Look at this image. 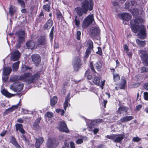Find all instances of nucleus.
<instances>
[{
  "mask_svg": "<svg viewBox=\"0 0 148 148\" xmlns=\"http://www.w3.org/2000/svg\"><path fill=\"white\" fill-rule=\"evenodd\" d=\"M39 77V75L38 73H36L33 75H32L30 73H25L19 77L16 75L11 77L10 80L13 82L20 80L27 82L28 84H31L35 82Z\"/></svg>",
  "mask_w": 148,
  "mask_h": 148,
  "instance_id": "2",
  "label": "nucleus"
},
{
  "mask_svg": "<svg viewBox=\"0 0 148 148\" xmlns=\"http://www.w3.org/2000/svg\"><path fill=\"white\" fill-rule=\"evenodd\" d=\"M16 130L17 131L18 130L22 134H25V132L23 129V126L22 124H16L15 125Z\"/></svg>",
  "mask_w": 148,
  "mask_h": 148,
  "instance_id": "27",
  "label": "nucleus"
},
{
  "mask_svg": "<svg viewBox=\"0 0 148 148\" xmlns=\"http://www.w3.org/2000/svg\"><path fill=\"white\" fill-rule=\"evenodd\" d=\"M56 142L54 138H50L47 140V145L49 147L51 148L56 146L55 143Z\"/></svg>",
  "mask_w": 148,
  "mask_h": 148,
  "instance_id": "19",
  "label": "nucleus"
},
{
  "mask_svg": "<svg viewBox=\"0 0 148 148\" xmlns=\"http://www.w3.org/2000/svg\"><path fill=\"white\" fill-rule=\"evenodd\" d=\"M7 76H4V77H3L2 79L3 81L6 82V81L8 79V77H6Z\"/></svg>",
  "mask_w": 148,
  "mask_h": 148,
  "instance_id": "63",
  "label": "nucleus"
},
{
  "mask_svg": "<svg viewBox=\"0 0 148 148\" xmlns=\"http://www.w3.org/2000/svg\"><path fill=\"white\" fill-rule=\"evenodd\" d=\"M140 53L142 55L141 56V59L143 61L144 64L147 66L148 65V56L147 52L145 51H141Z\"/></svg>",
  "mask_w": 148,
  "mask_h": 148,
  "instance_id": "9",
  "label": "nucleus"
},
{
  "mask_svg": "<svg viewBox=\"0 0 148 148\" xmlns=\"http://www.w3.org/2000/svg\"><path fill=\"white\" fill-rule=\"evenodd\" d=\"M20 56V53L17 50H15L12 52L11 54V60L15 61L18 59Z\"/></svg>",
  "mask_w": 148,
  "mask_h": 148,
  "instance_id": "13",
  "label": "nucleus"
},
{
  "mask_svg": "<svg viewBox=\"0 0 148 148\" xmlns=\"http://www.w3.org/2000/svg\"><path fill=\"white\" fill-rule=\"evenodd\" d=\"M10 143H11L16 148H21L20 146L16 141L15 138L12 136L10 138Z\"/></svg>",
  "mask_w": 148,
  "mask_h": 148,
  "instance_id": "23",
  "label": "nucleus"
},
{
  "mask_svg": "<svg viewBox=\"0 0 148 148\" xmlns=\"http://www.w3.org/2000/svg\"><path fill=\"white\" fill-rule=\"evenodd\" d=\"M32 58L34 63L37 65L40 62L41 60L40 57L38 54H35L32 56Z\"/></svg>",
  "mask_w": 148,
  "mask_h": 148,
  "instance_id": "16",
  "label": "nucleus"
},
{
  "mask_svg": "<svg viewBox=\"0 0 148 148\" xmlns=\"http://www.w3.org/2000/svg\"><path fill=\"white\" fill-rule=\"evenodd\" d=\"M19 63V61H18L13 64L12 68L13 71H16L18 70Z\"/></svg>",
  "mask_w": 148,
  "mask_h": 148,
  "instance_id": "34",
  "label": "nucleus"
},
{
  "mask_svg": "<svg viewBox=\"0 0 148 148\" xmlns=\"http://www.w3.org/2000/svg\"><path fill=\"white\" fill-rule=\"evenodd\" d=\"M93 3L92 0H85L82 3V8L77 7L75 8L77 14L81 16L83 14H86L88 10H92L93 8Z\"/></svg>",
  "mask_w": 148,
  "mask_h": 148,
  "instance_id": "3",
  "label": "nucleus"
},
{
  "mask_svg": "<svg viewBox=\"0 0 148 148\" xmlns=\"http://www.w3.org/2000/svg\"><path fill=\"white\" fill-rule=\"evenodd\" d=\"M90 91L93 92L97 94V92L98 91L97 88L93 87H91L90 88Z\"/></svg>",
  "mask_w": 148,
  "mask_h": 148,
  "instance_id": "45",
  "label": "nucleus"
},
{
  "mask_svg": "<svg viewBox=\"0 0 148 148\" xmlns=\"http://www.w3.org/2000/svg\"><path fill=\"white\" fill-rule=\"evenodd\" d=\"M81 35V32L79 31H78L77 32V38L78 40H79L80 39V36Z\"/></svg>",
  "mask_w": 148,
  "mask_h": 148,
  "instance_id": "50",
  "label": "nucleus"
},
{
  "mask_svg": "<svg viewBox=\"0 0 148 148\" xmlns=\"http://www.w3.org/2000/svg\"><path fill=\"white\" fill-rule=\"evenodd\" d=\"M36 142L35 143V146L36 148H40V146L44 140L42 137H40L38 138H36Z\"/></svg>",
  "mask_w": 148,
  "mask_h": 148,
  "instance_id": "20",
  "label": "nucleus"
},
{
  "mask_svg": "<svg viewBox=\"0 0 148 148\" xmlns=\"http://www.w3.org/2000/svg\"><path fill=\"white\" fill-rule=\"evenodd\" d=\"M93 63L92 62H90V66L91 68V69L92 71L94 72H95V71L93 67Z\"/></svg>",
  "mask_w": 148,
  "mask_h": 148,
  "instance_id": "57",
  "label": "nucleus"
},
{
  "mask_svg": "<svg viewBox=\"0 0 148 148\" xmlns=\"http://www.w3.org/2000/svg\"><path fill=\"white\" fill-rule=\"evenodd\" d=\"M7 131H6V130L3 131V132H1L0 134V136L2 137L4 136L6 134V133H7Z\"/></svg>",
  "mask_w": 148,
  "mask_h": 148,
  "instance_id": "59",
  "label": "nucleus"
},
{
  "mask_svg": "<svg viewBox=\"0 0 148 148\" xmlns=\"http://www.w3.org/2000/svg\"><path fill=\"white\" fill-rule=\"evenodd\" d=\"M53 24V21L51 19H49L47 21L46 23L44 25V27L46 29H49L52 26Z\"/></svg>",
  "mask_w": 148,
  "mask_h": 148,
  "instance_id": "28",
  "label": "nucleus"
},
{
  "mask_svg": "<svg viewBox=\"0 0 148 148\" xmlns=\"http://www.w3.org/2000/svg\"><path fill=\"white\" fill-rule=\"evenodd\" d=\"M92 81L95 84L99 85L100 81V78L99 77L95 76L94 77Z\"/></svg>",
  "mask_w": 148,
  "mask_h": 148,
  "instance_id": "33",
  "label": "nucleus"
},
{
  "mask_svg": "<svg viewBox=\"0 0 148 148\" xmlns=\"http://www.w3.org/2000/svg\"><path fill=\"white\" fill-rule=\"evenodd\" d=\"M17 11V9L15 7L12 5L10 6L9 9V13L11 16L15 14Z\"/></svg>",
  "mask_w": 148,
  "mask_h": 148,
  "instance_id": "25",
  "label": "nucleus"
},
{
  "mask_svg": "<svg viewBox=\"0 0 148 148\" xmlns=\"http://www.w3.org/2000/svg\"><path fill=\"white\" fill-rule=\"evenodd\" d=\"M54 48L56 49L59 48V45L58 43L55 42V43Z\"/></svg>",
  "mask_w": 148,
  "mask_h": 148,
  "instance_id": "62",
  "label": "nucleus"
},
{
  "mask_svg": "<svg viewBox=\"0 0 148 148\" xmlns=\"http://www.w3.org/2000/svg\"><path fill=\"white\" fill-rule=\"evenodd\" d=\"M21 103L20 102H19L16 105L12 106L10 108L5 110L4 112V115H6L9 113L13 111L14 110L16 109L20 108L21 107Z\"/></svg>",
  "mask_w": 148,
  "mask_h": 148,
  "instance_id": "11",
  "label": "nucleus"
},
{
  "mask_svg": "<svg viewBox=\"0 0 148 148\" xmlns=\"http://www.w3.org/2000/svg\"><path fill=\"white\" fill-rule=\"evenodd\" d=\"M2 94L8 97H10L14 96V94L9 93L6 90L3 89L1 91Z\"/></svg>",
  "mask_w": 148,
  "mask_h": 148,
  "instance_id": "26",
  "label": "nucleus"
},
{
  "mask_svg": "<svg viewBox=\"0 0 148 148\" xmlns=\"http://www.w3.org/2000/svg\"><path fill=\"white\" fill-rule=\"evenodd\" d=\"M18 38V41L20 42H24L25 41L24 37L25 36V32L23 31H19L16 33Z\"/></svg>",
  "mask_w": 148,
  "mask_h": 148,
  "instance_id": "15",
  "label": "nucleus"
},
{
  "mask_svg": "<svg viewBox=\"0 0 148 148\" xmlns=\"http://www.w3.org/2000/svg\"><path fill=\"white\" fill-rule=\"evenodd\" d=\"M74 21L75 25L77 26H78L79 25L80 22V21L77 19V16H75Z\"/></svg>",
  "mask_w": 148,
  "mask_h": 148,
  "instance_id": "44",
  "label": "nucleus"
},
{
  "mask_svg": "<svg viewBox=\"0 0 148 148\" xmlns=\"http://www.w3.org/2000/svg\"><path fill=\"white\" fill-rule=\"evenodd\" d=\"M114 134H111L107 136L106 137L114 141Z\"/></svg>",
  "mask_w": 148,
  "mask_h": 148,
  "instance_id": "47",
  "label": "nucleus"
},
{
  "mask_svg": "<svg viewBox=\"0 0 148 148\" xmlns=\"http://www.w3.org/2000/svg\"><path fill=\"white\" fill-rule=\"evenodd\" d=\"M143 22V20L141 18H138L135 19L134 21H131L130 22L131 28L133 31L135 33L138 32V35L141 38L144 39L145 38L146 34L145 28L144 26L139 23Z\"/></svg>",
  "mask_w": 148,
  "mask_h": 148,
  "instance_id": "1",
  "label": "nucleus"
},
{
  "mask_svg": "<svg viewBox=\"0 0 148 148\" xmlns=\"http://www.w3.org/2000/svg\"><path fill=\"white\" fill-rule=\"evenodd\" d=\"M144 88L146 90H148V83H147L144 85Z\"/></svg>",
  "mask_w": 148,
  "mask_h": 148,
  "instance_id": "64",
  "label": "nucleus"
},
{
  "mask_svg": "<svg viewBox=\"0 0 148 148\" xmlns=\"http://www.w3.org/2000/svg\"><path fill=\"white\" fill-rule=\"evenodd\" d=\"M124 137V136L123 134H114V142L120 143Z\"/></svg>",
  "mask_w": 148,
  "mask_h": 148,
  "instance_id": "18",
  "label": "nucleus"
},
{
  "mask_svg": "<svg viewBox=\"0 0 148 148\" xmlns=\"http://www.w3.org/2000/svg\"><path fill=\"white\" fill-rule=\"evenodd\" d=\"M83 138L84 136H82L81 138H79L76 140L75 142L78 145L81 144L83 142Z\"/></svg>",
  "mask_w": 148,
  "mask_h": 148,
  "instance_id": "40",
  "label": "nucleus"
},
{
  "mask_svg": "<svg viewBox=\"0 0 148 148\" xmlns=\"http://www.w3.org/2000/svg\"><path fill=\"white\" fill-rule=\"evenodd\" d=\"M12 71V69L10 67H5L4 68L3 72V76H7Z\"/></svg>",
  "mask_w": 148,
  "mask_h": 148,
  "instance_id": "24",
  "label": "nucleus"
},
{
  "mask_svg": "<svg viewBox=\"0 0 148 148\" xmlns=\"http://www.w3.org/2000/svg\"><path fill=\"white\" fill-rule=\"evenodd\" d=\"M85 76L88 79H90L92 78V76L89 73V71L87 70L85 72Z\"/></svg>",
  "mask_w": 148,
  "mask_h": 148,
  "instance_id": "41",
  "label": "nucleus"
},
{
  "mask_svg": "<svg viewBox=\"0 0 148 148\" xmlns=\"http://www.w3.org/2000/svg\"><path fill=\"white\" fill-rule=\"evenodd\" d=\"M95 66L96 69L99 70L102 67V64L101 62L99 61L97 62L94 64Z\"/></svg>",
  "mask_w": 148,
  "mask_h": 148,
  "instance_id": "36",
  "label": "nucleus"
},
{
  "mask_svg": "<svg viewBox=\"0 0 148 148\" xmlns=\"http://www.w3.org/2000/svg\"><path fill=\"white\" fill-rule=\"evenodd\" d=\"M141 107L142 106L140 105L137 106L136 107V110L138 111L141 108Z\"/></svg>",
  "mask_w": 148,
  "mask_h": 148,
  "instance_id": "60",
  "label": "nucleus"
},
{
  "mask_svg": "<svg viewBox=\"0 0 148 148\" xmlns=\"http://www.w3.org/2000/svg\"><path fill=\"white\" fill-rule=\"evenodd\" d=\"M70 144L71 148H75V143L71 141Z\"/></svg>",
  "mask_w": 148,
  "mask_h": 148,
  "instance_id": "55",
  "label": "nucleus"
},
{
  "mask_svg": "<svg viewBox=\"0 0 148 148\" xmlns=\"http://www.w3.org/2000/svg\"><path fill=\"white\" fill-rule=\"evenodd\" d=\"M18 2L22 7H25V3L23 0H18Z\"/></svg>",
  "mask_w": 148,
  "mask_h": 148,
  "instance_id": "46",
  "label": "nucleus"
},
{
  "mask_svg": "<svg viewBox=\"0 0 148 148\" xmlns=\"http://www.w3.org/2000/svg\"><path fill=\"white\" fill-rule=\"evenodd\" d=\"M70 95L71 94L70 93H68L65 99L64 104V107L65 110H66V107H68L69 105L70 106V104H69L68 103L69 102L71 98Z\"/></svg>",
  "mask_w": 148,
  "mask_h": 148,
  "instance_id": "21",
  "label": "nucleus"
},
{
  "mask_svg": "<svg viewBox=\"0 0 148 148\" xmlns=\"http://www.w3.org/2000/svg\"><path fill=\"white\" fill-rule=\"evenodd\" d=\"M144 98L145 100H148V93L147 92H145L144 93Z\"/></svg>",
  "mask_w": 148,
  "mask_h": 148,
  "instance_id": "51",
  "label": "nucleus"
},
{
  "mask_svg": "<svg viewBox=\"0 0 148 148\" xmlns=\"http://www.w3.org/2000/svg\"><path fill=\"white\" fill-rule=\"evenodd\" d=\"M132 13L134 16L135 14L137 15L138 13V10L137 9H134Z\"/></svg>",
  "mask_w": 148,
  "mask_h": 148,
  "instance_id": "56",
  "label": "nucleus"
},
{
  "mask_svg": "<svg viewBox=\"0 0 148 148\" xmlns=\"http://www.w3.org/2000/svg\"><path fill=\"white\" fill-rule=\"evenodd\" d=\"M73 65L74 69L75 71H77L81 65L80 60L79 58H76L73 62Z\"/></svg>",
  "mask_w": 148,
  "mask_h": 148,
  "instance_id": "12",
  "label": "nucleus"
},
{
  "mask_svg": "<svg viewBox=\"0 0 148 148\" xmlns=\"http://www.w3.org/2000/svg\"><path fill=\"white\" fill-rule=\"evenodd\" d=\"M90 32L92 36L95 37L99 34L100 30L97 27H92L90 29Z\"/></svg>",
  "mask_w": 148,
  "mask_h": 148,
  "instance_id": "17",
  "label": "nucleus"
},
{
  "mask_svg": "<svg viewBox=\"0 0 148 148\" xmlns=\"http://www.w3.org/2000/svg\"><path fill=\"white\" fill-rule=\"evenodd\" d=\"M38 44L39 45H44L46 44V41L44 37H42L39 38L38 41Z\"/></svg>",
  "mask_w": 148,
  "mask_h": 148,
  "instance_id": "31",
  "label": "nucleus"
},
{
  "mask_svg": "<svg viewBox=\"0 0 148 148\" xmlns=\"http://www.w3.org/2000/svg\"><path fill=\"white\" fill-rule=\"evenodd\" d=\"M23 84L21 83L15 82L10 85V88L14 92H17L23 89Z\"/></svg>",
  "mask_w": 148,
  "mask_h": 148,
  "instance_id": "6",
  "label": "nucleus"
},
{
  "mask_svg": "<svg viewBox=\"0 0 148 148\" xmlns=\"http://www.w3.org/2000/svg\"><path fill=\"white\" fill-rule=\"evenodd\" d=\"M97 48L98 51L97 52V53L99 55H101L102 54V51L101 48L99 47H98Z\"/></svg>",
  "mask_w": 148,
  "mask_h": 148,
  "instance_id": "53",
  "label": "nucleus"
},
{
  "mask_svg": "<svg viewBox=\"0 0 148 148\" xmlns=\"http://www.w3.org/2000/svg\"><path fill=\"white\" fill-rule=\"evenodd\" d=\"M26 45L27 47L30 49H32L35 47L34 43L31 41L27 42L26 43Z\"/></svg>",
  "mask_w": 148,
  "mask_h": 148,
  "instance_id": "32",
  "label": "nucleus"
},
{
  "mask_svg": "<svg viewBox=\"0 0 148 148\" xmlns=\"http://www.w3.org/2000/svg\"><path fill=\"white\" fill-rule=\"evenodd\" d=\"M58 127L60 131L66 133H68L69 132L66 125L64 121L60 122L59 123Z\"/></svg>",
  "mask_w": 148,
  "mask_h": 148,
  "instance_id": "8",
  "label": "nucleus"
},
{
  "mask_svg": "<svg viewBox=\"0 0 148 148\" xmlns=\"http://www.w3.org/2000/svg\"><path fill=\"white\" fill-rule=\"evenodd\" d=\"M43 8L46 11L49 12L50 10L49 6L48 5H44L43 6Z\"/></svg>",
  "mask_w": 148,
  "mask_h": 148,
  "instance_id": "48",
  "label": "nucleus"
},
{
  "mask_svg": "<svg viewBox=\"0 0 148 148\" xmlns=\"http://www.w3.org/2000/svg\"><path fill=\"white\" fill-rule=\"evenodd\" d=\"M31 69V68L28 66H24L22 67L21 71L23 72H25L27 70H29Z\"/></svg>",
  "mask_w": 148,
  "mask_h": 148,
  "instance_id": "43",
  "label": "nucleus"
},
{
  "mask_svg": "<svg viewBox=\"0 0 148 148\" xmlns=\"http://www.w3.org/2000/svg\"><path fill=\"white\" fill-rule=\"evenodd\" d=\"M118 15L122 19L127 21L130 20L131 17V15L127 13H121L118 14Z\"/></svg>",
  "mask_w": 148,
  "mask_h": 148,
  "instance_id": "14",
  "label": "nucleus"
},
{
  "mask_svg": "<svg viewBox=\"0 0 148 148\" xmlns=\"http://www.w3.org/2000/svg\"><path fill=\"white\" fill-rule=\"evenodd\" d=\"M47 116L49 118H51L53 116V113L50 112H47L46 114Z\"/></svg>",
  "mask_w": 148,
  "mask_h": 148,
  "instance_id": "52",
  "label": "nucleus"
},
{
  "mask_svg": "<svg viewBox=\"0 0 148 148\" xmlns=\"http://www.w3.org/2000/svg\"><path fill=\"white\" fill-rule=\"evenodd\" d=\"M128 110V108L125 107H120L118 110L117 112L120 114H123L124 113H126V114Z\"/></svg>",
  "mask_w": 148,
  "mask_h": 148,
  "instance_id": "22",
  "label": "nucleus"
},
{
  "mask_svg": "<svg viewBox=\"0 0 148 148\" xmlns=\"http://www.w3.org/2000/svg\"><path fill=\"white\" fill-rule=\"evenodd\" d=\"M57 98L56 97L54 96L51 99L50 103L51 106H54L57 102Z\"/></svg>",
  "mask_w": 148,
  "mask_h": 148,
  "instance_id": "35",
  "label": "nucleus"
},
{
  "mask_svg": "<svg viewBox=\"0 0 148 148\" xmlns=\"http://www.w3.org/2000/svg\"><path fill=\"white\" fill-rule=\"evenodd\" d=\"M97 148H106V147L104 145L99 144L97 145Z\"/></svg>",
  "mask_w": 148,
  "mask_h": 148,
  "instance_id": "58",
  "label": "nucleus"
},
{
  "mask_svg": "<svg viewBox=\"0 0 148 148\" xmlns=\"http://www.w3.org/2000/svg\"><path fill=\"white\" fill-rule=\"evenodd\" d=\"M94 16L93 14L88 15L83 21L82 27L84 28H87L94 21Z\"/></svg>",
  "mask_w": 148,
  "mask_h": 148,
  "instance_id": "4",
  "label": "nucleus"
},
{
  "mask_svg": "<svg viewBox=\"0 0 148 148\" xmlns=\"http://www.w3.org/2000/svg\"><path fill=\"white\" fill-rule=\"evenodd\" d=\"M53 29L54 27H53L51 31L49 34V38L51 41H52L53 38Z\"/></svg>",
  "mask_w": 148,
  "mask_h": 148,
  "instance_id": "39",
  "label": "nucleus"
},
{
  "mask_svg": "<svg viewBox=\"0 0 148 148\" xmlns=\"http://www.w3.org/2000/svg\"><path fill=\"white\" fill-rule=\"evenodd\" d=\"M134 117L133 116H130L122 117L121 119L120 120L122 122H127L132 119Z\"/></svg>",
  "mask_w": 148,
  "mask_h": 148,
  "instance_id": "30",
  "label": "nucleus"
},
{
  "mask_svg": "<svg viewBox=\"0 0 148 148\" xmlns=\"http://www.w3.org/2000/svg\"><path fill=\"white\" fill-rule=\"evenodd\" d=\"M140 138L138 137H134L132 139V141L134 142H138L140 140Z\"/></svg>",
  "mask_w": 148,
  "mask_h": 148,
  "instance_id": "49",
  "label": "nucleus"
},
{
  "mask_svg": "<svg viewBox=\"0 0 148 148\" xmlns=\"http://www.w3.org/2000/svg\"><path fill=\"white\" fill-rule=\"evenodd\" d=\"M148 69H146L145 67H143L142 68L141 70V72L142 73H145L147 72Z\"/></svg>",
  "mask_w": 148,
  "mask_h": 148,
  "instance_id": "54",
  "label": "nucleus"
},
{
  "mask_svg": "<svg viewBox=\"0 0 148 148\" xmlns=\"http://www.w3.org/2000/svg\"><path fill=\"white\" fill-rule=\"evenodd\" d=\"M113 74L114 81H117L120 79V77L118 74L114 73V71L113 72Z\"/></svg>",
  "mask_w": 148,
  "mask_h": 148,
  "instance_id": "37",
  "label": "nucleus"
},
{
  "mask_svg": "<svg viewBox=\"0 0 148 148\" xmlns=\"http://www.w3.org/2000/svg\"><path fill=\"white\" fill-rule=\"evenodd\" d=\"M40 120V118H38L34 122L33 125V128L34 130H36L39 128V124Z\"/></svg>",
  "mask_w": 148,
  "mask_h": 148,
  "instance_id": "29",
  "label": "nucleus"
},
{
  "mask_svg": "<svg viewBox=\"0 0 148 148\" xmlns=\"http://www.w3.org/2000/svg\"><path fill=\"white\" fill-rule=\"evenodd\" d=\"M102 121V120L101 119L95 120H94L88 119L85 120L86 122V124L88 125V127L89 129V130L90 131H91L92 130V128L94 127V123L101 122Z\"/></svg>",
  "mask_w": 148,
  "mask_h": 148,
  "instance_id": "7",
  "label": "nucleus"
},
{
  "mask_svg": "<svg viewBox=\"0 0 148 148\" xmlns=\"http://www.w3.org/2000/svg\"><path fill=\"white\" fill-rule=\"evenodd\" d=\"M136 42L137 44L141 46H144L145 45V42L144 41H141L138 39L136 40Z\"/></svg>",
  "mask_w": 148,
  "mask_h": 148,
  "instance_id": "38",
  "label": "nucleus"
},
{
  "mask_svg": "<svg viewBox=\"0 0 148 148\" xmlns=\"http://www.w3.org/2000/svg\"><path fill=\"white\" fill-rule=\"evenodd\" d=\"M87 45L88 47L85 53V57L87 58L93 48V43L91 40H89L87 42Z\"/></svg>",
  "mask_w": 148,
  "mask_h": 148,
  "instance_id": "10",
  "label": "nucleus"
},
{
  "mask_svg": "<svg viewBox=\"0 0 148 148\" xmlns=\"http://www.w3.org/2000/svg\"><path fill=\"white\" fill-rule=\"evenodd\" d=\"M94 16L93 14L88 15L83 21L82 27L84 28H87L94 21Z\"/></svg>",
  "mask_w": 148,
  "mask_h": 148,
  "instance_id": "5",
  "label": "nucleus"
},
{
  "mask_svg": "<svg viewBox=\"0 0 148 148\" xmlns=\"http://www.w3.org/2000/svg\"><path fill=\"white\" fill-rule=\"evenodd\" d=\"M124 50L126 51V52H127V51L129 50V49L128 48V47L126 45H125L124 46Z\"/></svg>",
  "mask_w": 148,
  "mask_h": 148,
  "instance_id": "61",
  "label": "nucleus"
},
{
  "mask_svg": "<svg viewBox=\"0 0 148 148\" xmlns=\"http://www.w3.org/2000/svg\"><path fill=\"white\" fill-rule=\"evenodd\" d=\"M126 82L125 80H122V84L120 85V88L121 89H123L124 88L125 86Z\"/></svg>",
  "mask_w": 148,
  "mask_h": 148,
  "instance_id": "42",
  "label": "nucleus"
}]
</instances>
